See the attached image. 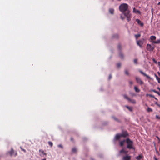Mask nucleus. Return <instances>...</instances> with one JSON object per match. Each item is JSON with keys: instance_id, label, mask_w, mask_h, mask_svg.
<instances>
[{"instance_id": "nucleus-18", "label": "nucleus", "mask_w": 160, "mask_h": 160, "mask_svg": "<svg viewBox=\"0 0 160 160\" xmlns=\"http://www.w3.org/2000/svg\"><path fill=\"white\" fill-rule=\"evenodd\" d=\"M152 42L153 43H155V44L159 43H160V40H157V41H152Z\"/></svg>"}, {"instance_id": "nucleus-28", "label": "nucleus", "mask_w": 160, "mask_h": 160, "mask_svg": "<svg viewBox=\"0 0 160 160\" xmlns=\"http://www.w3.org/2000/svg\"><path fill=\"white\" fill-rule=\"evenodd\" d=\"M134 62L135 64H137V60L136 59H134Z\"/></svg>"}, {"instance_id": "nucleus-26", "label": "nucleus", "mask_w": 160, "mask_h": 160, "mask_svg": "<svg viewBox=\"0 0 160 160\" xmlns=\"http://www.w3.org/2000/svg\"><path fill=\"white\" fill-rule=\"evenodd\" d=\"M48 143L49 145H50V146H51V147H52V145H53V143H52V142H50V141L48 142Z\"/></svg>"}, {"instance_id": "nucleus-22", "label": "nucleus", "mask_w": 160, "mask_h": 160, "mask_svg": "<svg viewBox=\"0 0 160 160\" xmlns=\"http://www.w3.org/2000/svg\"><path fill=\"white\" fill-rule=\"evenodd\" d=\"M140 34H136L135 35V37L136 39H138V38L139 37H140Z\"/></svg>"}, {"instance_id": "nucleus-45", "label": "nucleus", "mask_w": 160, "mask_h": 160, "mask_svg": "<svg viewBox=\"0 0 160 160\" xmlns=\"http://www.w3.org/2000/svg\"><path fill=\"white\" fill-rule=\"evenodd\" d=\"M154 158L155 159V160H158L155 157H154Z\"/></svg>"}, {"instance_id": "nucleus-5", "label": "nucleus", "mask_w": 160, "mask_h": 160, "mask_svg": "<svg viewBox=\"0 0 160 160\" xmlns=\"http://www.w3.org/2000/svg\"><path fill=\"white\" fill-rule=\"evenodd\" d=\"M136 79L137 82L139 84L142 85L143 84V82L138 77H136Z\"/></svg>"}, {"instance_id": "nucleus-21", "label": "nucleus", "mask_w": 160, "mask_h": 160, "mask_svg": "<svg viewBox=\"0 0 160 160\" xmlns=\"http://www.w3.org/2000/svg\"><path fill=\"white\" fill-rule=\"evenodd\" d=\"M123 97L125 99H126L128 100L129 99V98H128V97L126 95H123Z\"/></svg>"}, {"instance_id": "nucleus-31", "label": "nucleus", "mask_w": 160, "mask_h": 160, "mask_svg": "<svg viewBox=\"0 0 160 160\" xmlns=\"http://www.w3.org/2000/svg\"><path fill=\"white\" fill-rule=\"evenodd\" d=\"M157 81H158V82L159 83H160V78H158V79H157Z\"/></svg>"}, {"instance_id": "nucleus-49", "label": "nucleus", "mask_w": 160, "mask_h": 160, "mask_svg": "<svg viewBox=\"0 0 160 160\" xmlns=\"http://www.w3.org/2000/svg\"><path fill=\"white\" fill-rule=\"evenodd\" d=\"M149 95H150V94H147L146 95V96H149Z\"/></svg>"}, {"instance_id": "nucleus-37", "label": "nucleus", "mask_w": 160, "mask_h": 160, "mask_svg": "<svg viewBox=\"0 0 160 160\" xmlns=\"http://www.w3.org/2000/svg\"><path fill=\"white\" fill-rule=\"evenodd\" d=\"M125 73L126 74L128 75V72L127 70L125 71Z\"/></svg>"}, {"instance_id": "nucleus-6", "label": "nucleus", "mask_w": 160, "mask_h": 160, "mask_svg": "<svg viewBox=\"0 0 160 160\" xmlns=\"http://www.w3.org/2000/svg\"><path fill=\"white\" fill-rule=\"evenodd\" d=\"M131 157L130 156L126 155L123 157V160H130Z\"/></svg>"}, {"instance_id": "nucleus-17", "label": "nucleus", "mask_w": 160, "mask_h": 160, "mask_svg": "<svg viewBox=\"0 0 160 160\" xmlns=\"http://www.w3.org/2000/svg\"><path fill=\"white\" fill-rule=\"evenodd\" d=\"M110 13L112 14H113L114 12V10L113 8H110L109 10Z\"/></svg>"}, {"instance_id": "nucleus-25", "label": "nucleus", "mask_w": 160, "mask_h": 160, "mask_svg": "<svg viewBox=\"0 0 160 160\" xmlns=\"http://www.w3.org/2000/svg\"><path fill=\"white\" fill-rule=\"evenodd\" d=\"M121 134L122 135V137H125L128 135V134L126 133H124V134Z\"/></svg>"}, {"instance_id": "nucleus-40", "label": "nucleus", "mask_w": 160, "mask_h": 160, "mask_svg": "<svg viewBox=\"0 0 160 160\" xmlns=\"http://www.w3.org/2000/svg\"><path fill=\"white\" fill-rule=\"evenodd\" d=\"M156 117L158 119H160V117H159L158 115H156Z\"/></svg>"}, {"instance_id": "nucleus-44", "label": "nucleus", "mask_w": 160, "mask_h": 160, "mask_svg": "<svg viewBox=\"0 0 160 160\" xmlns=\"http://www.w3.org/2000/svg\"><path fill=\"white\" fill-rule=\"evenodd\" d=\"M120 57H121V58H123V55H122V54H121L120 55Z\"/></svg>"}, {"instance_id": "nucleus-20", "label": "nucleus", "mask_w": 160, "mask_h": 160, "mask_svg": "<svg viewBox=\"0 0 160 160\" xmlns=\"http://www.w3.org/2000/svg\"><path fill=\"white\" fill-rule=\"evenodd\" d=\"M150 39L151 40H155L156 39V37L155 36H151Z\"/></svg>"}, {"instance_id": "nucleus-54", "label": "nucleus", "mask_w": 160, "mask_h": 160, "mask_svg": "<svg viewBox=\"0 0 160 160\" xmlns=\"http://www.w3.org/2000/svg\"><path fill=\"white\" fill-rule=\"evenodd\" d=\"M46 160V158H44L42 160Z\"/></svg>"}, {"instance_id": "nucleus-9", "label": "nucleus", "mask_w": 160, "mask_h": 160, "mask_svg": "<svg viewBox=\"0 0 160 160\" xmlns=\"http://www.w3.org/2000/svg\"><path fill=\"white\" fill-rule=\"evenodd\" d=\"M139 72L142 74L143 76H146L148 78H150V77L148 75L146 74L144 72H143L142 71L140 70V71H139Z\"/></svg>"}, {"instance_id": "nucleus-3", "label": "nucleus", "mask_w": 160, "mask_h": 160, "mask_svg": "<svg viewBox=\"0 0 160 160\" xmlns=\"http://www.w3.org/2000/svg\"><path fill=\"white\" fill-rule=\"evenodd\" d=\"M154 49V47L151 45L148 44L147 45V49L149 51H152Z\"/></svg>"}, {"instance_id": "nucleus-48", "label": "nucleus", "mask_w": 160, "mask_h": 160, "mask_svg": "<svg viewBox=\"0 0 160 160\" xmlns=\"http://www.w3.org/2000/svg\"><path fill=\"white\" fill-rule=\"evenodd\" d=\"M156 104H157L159 107H160V105L158 104L157 103H156Z\"/></svg>"}, {"instance_id": "nucleus-43", "label": "nucleus", "mask_w": 160, "mask_h": 160, "mask_svg": "<svg viewBox=\"0 0 160 160\" xmlns=\"http://www.w3.org/2000/svg\"><path fill=\"white\" fill-rule=\"evenodd\" d=\"M158 65L160 66V62H158Z\"/></svg>"}, {"instance_id": "nucleus-53", "label": "nucleus", "mask_w": 160, "mask_h": 160, "mask_svg": "<svg viewBox=\"0 0 160 160\" xmlns=\"http://www.w3.org/2000/svg\"><path fill=\"white\" fill-rule=\"evenodd\" d=\"M152 10H153V9L152 8V12H153Z\"/></svg>"}, {"instance_id": "nucleus-34", "label": "nucleus", "mask_w": 160, "mask_h": 160, "mask_svg": "<svg viewBox=\"0 0 160 160\" xmlns=\"http://www.w3.org/2000/svg\"><path fill=\"white\" fill-rule=\"evenodd\" d=\"M20 148H21V150H22V151H23L24 152H26V150H25V149H23L21 147H20Z\"/></svg>"}, {"instance_id": "nucleus-23", "label": "nucleus", "mask_w": 160, "mask_h": 160, "mask_svg": "<svg viewBox=\"0 0 160 160\" xmlns=\"http://www.w3.org/2000/svg\"><path fill=\"white\" fill-rule=\"evenodd\" d=\"M14 150L12 149L11 150V151L9 152L10 154L11 155H14Z\"/></svg>"}, {"instance_id": "nucleus-47", "label": "nucleus", "mask_w": 160, "mask_h": 160, "mask_svg": "<svg viewBox=\"0 0 160 160\" xmlns=\"http://www.w3.org/2000/svg\"><path fill=\"white\" fill-rule=\"evenodd\" d=\"M156 152L158 154H159V153H158V151L156 149Z\"/></svg>"}, {"instance_id": "nucleus-27", "label": "nucleus", "mask_w": 160, "mask_h": 160, "mask_svg": "<svg viewBox=\"0 0 160 160\" xmlns=\"http://www.w3.org/2000/svg\"><path fill=\"white\" fill-rule=\"evenodd\" d=\"M152 61L155 63H156V64L158 63L157 61L155 60V59L154 58L152 59Z\"/></svg>"}, {"instance_id": "nucleus-39", "label": "nucleus", "mask_w": 160, "mask_h": 160, "mask_svg": "<svg viewBox=\"0 0 160 160\" xmlns=\"http://www.w3.org/2000/svg\"><path fill=\"white\" fill-rule=\"evenodd\" d=\"M154 75L155 77L156 78V79H158V76L156 75V74H154Z\"/></svg>"}, {"instance_id": "nucleus-2", "label": "nucleus", "mask_w": 160, "mask_h": 160, "mask_svg": "<svg viewBox=\"0 0 160 160\" xmlns=\"http://www.w3.org/2000/svg\"><path fill=\"white\" fill-rule=\"evenodd\" d=\"M126 142L127 143V148L129 149H134L133 146V142L129 138L127 139Z\"/></svg>"}, {"instance_id": "nucleus-42", "label": "nucleus", "mask_w": 160, "mask_h": 160, "mask_svg": "<svg viewBox=\"0 0 160 160\" xmlns=\"http://www.w3.org/2000/svg\"><path fill=\"white\" fill-rule=\"evenodd\" d=\"M112 78V76L111 75H110L109 77V79H110Z\"/></svg>"}, {"instance_id": "nucleus-29", "label": "nucleus", "mask_w": 160, "mask_h": 160, "mask_svg": "<svg viewBox=\"0 0 160 160\" xmlns=\"http://www.w3.org/2000/svg\"><path fill=\"white\" fill-rule=\"evenodd\" d=\"M76 149L75 148H73L72 149V152H76Z\"/></svg>"}, {"instance_id": "nucleus-11", "label": "nucleus", "mask_w": 160, "mask_h": 160, "mask_svg": "<svg viewBox=\"0 0 160 160\" xmlns=\"http://www.w3.org/2000/svg\"><path fill=\"white\" fill-rule=\"evenodd\" d=\"M39 152H40V155L41 156H42L43 155H46V154L44 152V151H43L42 150H39Z\"/></svg>"}, {"instance_id": "nucleus-16", "label": "nucleus", "mask_w": 160, "mask_h": 160, "mask_svg": "<svg viewBox=\"0 0 160 160\" xmlns=\"http://www.w3.org/2000/svg\"><path fill=\"white\" fill-rule=\"evenodd\" d=\"M125 107L130 111H132V107H130L128 106H126Z\"/></svg>"}, {"instance_id": "nucleus-14", "label": "nucleus", "mask_w": 160, "mask_h": 160, "mask_svg": "<svg viewBox=\"0 0 160 160\" xmlns=\"http://www.w3.org/2000/svg\"><path fill=\"white\" fill-rule=\"evenodd\" d=\"M121 137H122L121 134H118L116 135L115 138L116 139H119Z\"/></svg>"}, {"instance_id": "nucleus-13", "label": "nucleus", "mask_w": 160, "mask_h": 160, "mask_svg": "<svg viewBox=\"0 0 160 160\" xmlns=\"http://www.w3.org/2000/svg\"><path fill=\"white\" fill-rule=\"evenodd\" d=\"M125 142H126V140H125L120 141V146H122L124 145Z\"/></svg>"}, {"instance_id": "nucleus-32", "label": "nucleus", "mask_w": 160, "mask_h": 160, "mask_svg": "<svg viewBox=\"0 0 160 160\" xmlns=\"http://www.w3.org/2000/svg\"><path fill=\"white\" fill-rule=\"evenodd\" d=\"M152 91H153V92H154L158 94H159V92L158 91H155V90H153Z\"/></svg>"}, {"instance_id": "nucleus-50", "label": "nucleus", "mask_w": 160, "mask_h": 160, "mask_svg": "<svg viewBox=\"0 0 160 160\" xmlns=\"http://www.w3.org/2000/svg\"><path fill=\"white\" fill-rule=\"evenodd\" d=\"M158 5H160V2H159L158 3Z\"/></svg>"}, {"instance_id": "nucleus-12", "label": "nucleus", "mask_w": 160, "mask_h": 160, "mask_svg": "<svg viewBox=\"0 0 160 160\" xmlns=\"http://www.w3.org/2000/svg\"><path fill=\"white\" fill-rule=\"evenodd\" d=\"M133 12L134 13H140V12L138 10H137L135 9V8H133Z\"/></svg>"}, {"instance_id": "nucleus-46", "label": "nucleus", "mask_w": 160, "mask_h": 160, "mask_svg": "<svg viewBox=\"0 0 160 160\" xmlns=\"http://www.w3.org/2000/svg\"><path fill=\"white\" fill-rule=\"evenodd\" d=\"M156 152L158 154H159V153H158V151L156 149Z\"/></svg>"}, {"instance_id": "nucleus-10", "label": "nucleus", "mask_w": 160, "mask_h": 160, "mask_svg": "<svg viewBox=\"0 0 160 160\" xmlns=\"http://www.w3.org/2000/svg\"><path fill=\"white\" fill-rule=\"evenodd\" d=\"M128 101L130 102L133 104H135L136 103V100L134 99H131L129 98Z\"/></svg>"}, {"instance_id": "nucleus-15", "label": "nucleus", "mask_w": 160, "mask_h": 160, "mask_svg": "<svg viewBox=\"0 0 160 160\" xmlns=\"http://www.w3.org/2000/svg\"><path fill=\"white\" fill-rule=\"evenodd\" d=\"M134 89L135 91L136 92H139L140 91V90L139 89H138L136 86H134Z\"/></svg>"}, {"instance_id": "nucleus-35", "label": "nucleus", "mask_w": 160, "mask_h": 160, "mask_svg": "<svg viewBox=\"0 0 160 160\" xmlns=\"http://www.w3.org/2000/svg\"><path fill=\"white\" fill-rule=\"evenodd\" d=\"M120 18L122 20H124L125 18H124L122 17V15L121 16Z\"/></svg>"}, {"instance_id": "nucleus-7", "label": "nucleus", "mask_w": 160, "mask_h": 160, "mask_svg": "<svg viewBox=\"0 0 160 160\" xmlns=\"http://www.w3.org/2000/svg\"><path fill=\"white\" fill-rule=\"evenodd\" d=\"M136 21L141 26L143 27V23H142L141 21L139 19H136Z\"/></svg>"}, {"instance_id": "nucleus-33", "label": "nucleus", "mask_w": 160, "mask_h": 160, "mask_svg": "<svg viewBox=\"0 0 160 160\" xmlns=\"http://www.w3.org/2000/svg\"><path fill=\"white\" fill-rule=\"evenodd\" d=\"M58 147H59V148H63V147L60 144V145H59L58 146Z\"/></svg>"}, {"instance_id": "nucleus-52", "label": "nucleus", "mask_w": 160, "mask_h": 160, "mask_svg": "<svg viewBox=\"0 0 160 160\" xmlns=\"http://www.w3.org/2000/svg\"><path fill=\"white\" fill-rule=\"evenodd\" d=\"M157 88L160 91V88L159 87Z\"/></svg>"}, {"instance_id": "nucleus-30", "label": "nucleus", "mask_w": 160, "mask_h": 160, "mask_svg": "<svg viewBox=\"0 0 160 160\" xmlns=\"http://www.w3.org/2000/svg\"><path fill=\"white\" fill-rule=\"evenodd\" d=\"M149 96L150 97L154 98L155 99L157 100V99L156 98H155L154 96L150 94V95H149Z\"/></svg>"}, {"instance_id": "nucleus-38", "label": "nucleus", "mask_w": 160, "mask_h": 160, "mask_svg": "<svg viewBox=\"0 0 160 160\" xmlns=\"http://www.w3.org/2000/svg\"><path fill=\"white\" fill-rule=\"evenodd\" d=\"M129 83L130 84L132 85L133 84V82L132 81H129Z\"/></svg>"}, {"instance_id": "nucleus-19", "label": "nucleus", "mask_w": 160, "mask_h": 160, "mask_svg": "<svg viewBox=\"0 0 160 160\" xmlns=\"http://www.w3.org/2000/svg\"><path fill=\"white\" fill-rule=\"evenodd\" d=\"M142 156L141 155H139V156H137L136 158L138 160H140L142 158Z\"/></svg>"}, {"instance_id": "nucleus-51", "label": "nucleus", "mask_w": 160, "mask_h": 160, "mask_svg": "<svg viewBox=\"0 0 160 160\" xmlns=\"http://www.w3.org/2000/svg\"><path fill=\"white\" fill-rule=\"evenodd\" d=\"M158 74L159 76H160V73L159 72H158Z\"/></svg>"}, {"instance_id": "nucleus-1", "label": "nucleus", "mask_w": 160, "mask_h": 160, "mask_svg": "<svg viewBox=\"0 0 160 160\" xmlns=\"http://www.w3.org/2000/svg\"><path fill=\"white\" fill-rule=\"evenodd\" d=\"M119 8L120 11L122 12L126 17L128 21H130L131 20V15L129 11L128 10V5L126 3H122L119 6Z\"/></svg>"}, {"instance_id": "nucleus-4", "label": "nucleus", "mask_w": 160, "mask_h": 160, "mask_svg": "<svg viewBox=\"0 0 160 160\" xmlns=\"http://www.w3.org/2000/svg\"><path fill=\"white\" fill-rule=\"evenodd\" d=\"M144 40V39H143V40H139L137 41L136 42L137 44L141 48H142V45L143 44V41Z\"/></svg>"}, {"instance_id": "nucleus-41", "label": "nucleus", "mask_w": 160, "mask_h": 160, "mask_svg": "<svg viewBox=\"0 0 160 160\" xmlns=\"http://www.w3.org/2000/svg\"><path fill=\"white\" fill-rule=\"evenodd\" d=\"M158 140V142L160 143V139L158 137H157Z\"/></svg>"}, {"instance_id": "nucleus-36", "label": "nucleus", "mask_w": 160, "mask_h": 160, "mask_svg": "<svg viewBox=\"0 0 160 160\" xmlns=\"http://www.w3.org/2000/svg\"><path fill=\"white\" fill-rule=\"evenodd\" d=\"M117 67H118V68H119V67H120V66H121V64H120V63H119L117 64Z\"/></svg>"}, {"instance_id": "nucleus-8", "label": "nucleus", "mask_w": 160, "mask_h": 160, "mask_svg": "<svg viewBox=\"0 0 160 160\" xmlns=\"http://www.w3.org/2000/svg\"><path fill=\"white\" fill-rule=\"evenodd\" d=\"M128 151L124 149H123L120 151V153L121 154H126L128 153Z\"/></svg>"}, {"instance_id": "nucleus-55", "label": "nucleus", "mask_w": 160, "mask_h": 160, "mask_svg": "<svg viewBox=\"0 0 160 160\" xmlns=\"http://www.w3.org/2000/svg\"><path fill=\"white\" fill-rule=\"evenodd\" d=\"M16 153H15V156H16Z\"/></svg>"}, {"instance_id": "nucleus-24", "label": "nucleus", "mask_w": 160, "mask_h": 160, "mask_svg": "<svg viewBox=\"0 0 160 160\" xmlns=\"http://www.w3.org/2000/svg\"><path fill=\"white\" fill-rule=\"evenodd\" d=\"M147 111L148 112H151L152 111V109L149 107H148L147 109Z\"/></svg>"}]
</instances>
